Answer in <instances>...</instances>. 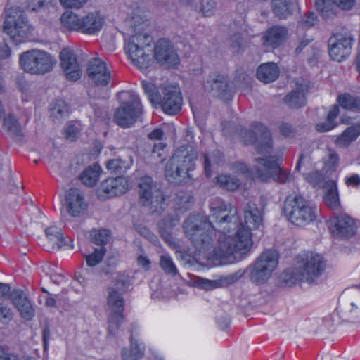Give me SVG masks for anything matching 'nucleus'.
<instances>
[{
	"mask_svg": "<svg viewBox=\"0 0 360 360\" xmlns=\"http://www.w3.org/2000/svg\"><path fill=\"white\" fill-rule=\"evenodd\" d=\"M207 217L221 232L212 255L217 259H232L238 253L245 254L252 246V233L239 224L237 208L221 198L213 199Z\"/></svg>",
	"mask_w": 360,
	"mask_h": 360,
	"instance_id": "1",
	"label": "nucleus"
},
{
	"mask_svg": "<svg viewBox=\"0 0 360 360\" xmlns=\"http://www.w3.org/2000/svg\"><path fill=\"white\" fill-rule=\"evenodd\" d=\"M252 127V129L244 131L243 141L245 145H254L257 153L262 155L254 160L250 171L253 176L262 181L270 178L280 183L289 181L292 176L280 167L274 156H270L273 143L269 130L261 123H255Z\"/></svg>",
	"mask_w": 360,
	"mask_h": 360,
	"instance_id": "2",
	"label": "nucleus"
},
{
	"mask_svg": "<svg viewBox=\"0 0 360 360\" xmlns=\"http://www.w3.org/2000/svg\"><path fill=\"white\" fill-rule=\"evenodd\" d=\"M129 24L135 33L127 41L125 49L133 64L146 70L153 64L150 35L146 32L150 25L148 13L139 6L129 13Z\"/></svg>",
	"mask_w": 360,
	"mask_h": 360,
	"instance_id": "3",
	"label": "nucleus"
},
{
	"mask_svg": "<svg viewBox=\"0 0 360 360\" xmlns=\"http://www.w3.org/2000/svg\"><path fill=\"white\" fill-rule=\"evenodd\" d=\"M184 233L188 239L200 252H206L210 258L226 263L231 259H217L212 255L213 236L215 228L210 220L200 214H191L184 223Z\"/></svg>",
	"mask_w": 360,
	"mask_h": 360,
	"instance_id": "4",
	"label": "nucleus"
},
{
	"mask_svg": "<svg viewBox=\"0 0 360 360\" xmlns=\"http://www.w3.org/2000/svg\"><path fill=\"white\" fill-rule=\"evenodd\" d=\"M325 267L326 262L322 255L307 252L297 257L296 266L285 271L282 279L289 286L300 281L312 283L322 274Z\"/></svg>",
	"mask_w": 360,
	"mask_h": 360,
	"instance_id": "5",
	"label": "nucleus"
},
{
	"mask_svg": "<svg viewBox=\"0 0 360 360\" xmlns=\"http://www.w3.org/2000/svg\"><path fill=\"white\" fill-rule=\"evenodd\" d=\"M198 157L197 150L191 145L178 148L166 165L165 176L167 180L179 184L189 179V172L195 169Z\"/></svg>",
	"mask_w": 360,
	"mask_h": 360,
	"instance_id": "6",
	"label": "nucleus"
},
{
	"mask_svg": "<svg viewBox=\"0 0 360 360\" xmlns=\"http://www.w3.org/2000/svg\"><path fill=\"white\" fill-rule=\"evenodd\" d=\"M142 86L150 101L154 105H160L165 113L175 115L181 110L182 97L176 86H165L162 96H160L154 84L144 81Z\"/></svg>",
	"mask_w": 360,
	"mask_h": 360,
	"instance_id": "7",
	"label": "nucleus"
},
{
	"mask_svg": "<svg viewBox=\"0 0 360 360\" xmlns=\"http://www.w3.org/2000/svg\"><path fill=\"white\" fill-rule=\"evenodd\" d=\"M120 106L114 113V122L120 127L129 128L142 113L140 99L132 91H122L117 94Z\"/></svg>",
	"mask_w": 360,
	"mask_h": 360,
	"instance_id": "8",
	"label": "nucleus"
},
{
	"mask_svg": "<svg viewBox=\"0 0 360 360\" xmlns=\"http://www.w3.org/2000/svg\"><path fill=\"white\" fill-rule=\"evenodd\" d=\"M283 212L292 224L304 226L314 220L316 207L301 195H290L284 202Z\"/></svg>",
	"mask_w": 360,
	"mask_h": 360,
	"instance_id": "9",
	"label": "nucleus"
},
{
	"mask_svg": "<svg viewBox=\"0 0 360 360\" xmlns=\"http://www.w3.org/2000/svg\"><path fill=\"white\" fill-rule=\"evenodd\" d=\"M60 22L69 30L94 34L103 27L104 18L96 11L88 13L82 17L72 11H65L60 17Z\"/></svg>",
	"mask_w": 360,
	"mask_h": 360,
	"instance_id": "10",
	"label": "nucleus"
},
{
	"mask_svg": "<svg viewBox=\"0 0 360 360\" xmlns=\"http://www.w3.org/2000/svg\"><path fill=\"white\" fill-rule=\"evenodd\" d=\"M32 30L24 12L19 7L13 6L6 9L4 32L14 43L18 44L25 41Z\"/></svg>",
	"mask_w": 360,
	"mask_h": 360,
	"instance_id": "11",
	"label": "nucleus"
},
{
	"mask_svg": "<svg viewBox=\"0 0 360 360\" xmlns=\"http://www.w3.org/2000/svg\"><path fill=\"white\" fill-rule=\"evenodd\" d=\"M56 63L52 56L39 49L23 52L20 54L19 59L21 68L25 72L33 75H44L50 72Z\"/></svg>",
	"mask_w": 360,
	"mask_h": 360,
	"instance_id": "12",
	"label": "nucleus"
},
{
	"mask_svg": "<svg viewBox=\"0 0 360 360\" xmlns=\"http://www.w3.org/2000/svg\"><path fill=\"white\" fill-rule=\"evenodd\" d=\"M278 253L274 250L262 252L255 261L250 274L251 281L256 284L267 281L272 276L278 264Z\"/></svg>",
	"mask_w": 360,
	"mask_h": 360,
	"instance_id": "13",
	"label": "nucleus"
},
{
	"mask_svg": "<svg viewBox=\"0 0 360 360\" xmlns=\"http://www.w3.org/2000/svg\"><path fill=\"white\" fill-rule=\"evenodd\" d=\"M338 310L345 320L360 321V291L356 288L345 290L340 297Z\"/></svg>",
	"mask_w": 360,
	"mask_h": 360,
	"instance_id": "14",
	"label": "nucleus"
},
{
	"mask_svg": "<svg viewBox=\"0 0 360 360\" xmlns=\"http://www.w3.org/2000/svg\"><path fill=\"white\" fill-rule=\"evenodd\" d=\"M354 37L350 32L337 33L328 40V53L330 58L337 62L345 60L351 54Z\"/></svg>",
	"mask_w": 360,
	"mask_h": 360,
	"instance_id": "15",
	"label": "nucleus"
},
{
	"mask_svg": "<svg viewBox=\"0 0 360 360\" xmlns=\"http://www.w3.org/2000/svg\"><path fill=\"white\" fill-rule=\"evenodd\" d=\"M141 201L144 206L154 205L157 206L162 203L164 197L162 191L153 183L150 176L142 177L139 183Z\"/></svg>",
	"mask_w": 360,
	"mask_h": 360,
	"instance_id": "16",
	"label": "nucleus"
},
{
	"mask_svg": "<svg viewBox=\"0 0 360 360\" xmlns=\"http://www.w3.org/2000/svg\"><path fill=\"white\" fill-rule=\"evenodd\" d=\"M154 56L157 62L167 67H176L179 58L172 42L166 39H159L154 47Z\"/></svg>",
	"mask_w": 360,
	"mask_h": 360,
	"instance_id": "17",
	"label": "nucleus"
},
{
	"mask_svg": "<svg viewBox=\"0 0 360 360\" xmlns=\"http://www.w3.org/2000/svg\"><path fill=\"white\" fill-rule=\"evenodd\" d=\"M330 223V231L335 237L348 238L356 233L357 226L354 220L345 213L335 215Z\"/></svg>",
	"mask_w": 360,
	"mask_h": 360,
	"instance_id": "18",
	"label": "nucleus"
},
{
	"mask_svg": "<svg viewBox=\"0 0 360 360\" xmlns=\"http://www.w3.org/2000/svg\"><path fill=\"white\" fill-rule=\"evenodd\" d=\"M60 60L61 68L67 79L75 82L80 79L82 70L72 49H63L60 53Z\"/></svg>",
	"mask_w": 360,
	"mask_h": 360,
	"instance_id": "19",
	"label": "nucleus"
},
{
	"mask_svg": "<svg viewBox=\"0 0 360 360\" xmlns=\"http://www.w3.org/2000/svg\"><path fill=\"white\" fill-rule=\"evenodd\" d=\"M87 75L98 86H105L111 79V72L100 58H94L88 62Z\"/></svg>",
	"mask_w": 360,
	"mask_h": 360,
	"instance_id": "20",
	"label": "nucleus"
},
{
	"mask_svg": "<svg viewBox=\"0 0 360 360\" xmlns=\"http://www.w3.org/2000/svg\"><path fill=\"white\" fill-rule=\"evenodd\" d=\"M65 206L71 216L77 217L86 212L88 205L78 189L70 188L65 194Z\"/></svg>",
	"mask_w": 360,
	"mask_h": 360,
	"instance_id": "21",
	"label": "nucleus"
},
{
	"mask_svg": "<svg viewBox=\"0 0 360 360\" xmlns=\"http://www.w3.org/2000/svg\"><path fill=\"white\" fill-rule=\"evenodd\" d=\"M288 36V30L285 27L274 25L263 33L262 44L275 49L281 45L287 39Z\"/></svg>",
	"mask_w": 360,
	"mask_h": 360,
	"instance_id": "22",
	"label": "nucleus"
},
{
	"mask_svg": "<svg viewBox=\"0 0 360 360\" xmlns=\"http://www.w3.org/2000/svg\"><path fill=\"white\" fill-rule=\"evenodd\" d=\"M129 188L128 181L122 177L109 178L101 184L99 191L108 197H113L125 193Z\"/></svg>",
	"mask_w": 360,
	"mask_h": 360,
	"instance_id": "23",
	"label": "nucleus"
},
{
	"mask_svg": "<svg viewBox=\"0 0 360 360\" xmlns=\"http://www.w3.org/2000/svg\"><path fill=\"white\" fill-rule=\"evenodd\" d=\"M262 223V217L261 212L254 203L249 202L244 210V224L240 220L239 224L244 229L248 230L251 233V230L257 229Z\"/></svg>",
	"mask_w": 360,
	"mask_h": 360,
	"instance_id": "24",
	"label": "nucleus"
},
{
	"mask_svg": "<svg viewBox=\"0 0 360 360\" xmlns=\"http://www.w3.org/2000/svg\"><path fill=\"white\" fill-rule=\"evenodd\" d=\"M45 233L46 239L43 243V247L46 251L58 250L65 245L62 231L58 227L56 226L48 227Z\"/></svg>",
	"mask_w": 360,
	"mask_h": 360,
	"instance_id": "25",
	"label": "nucleus"
},
{
	"mask_svg": "<svg viewBox=\"0 0 360 360\" xmlns=\"http://www.w3.org/2000/svg\"><path fill=\"white\" fill-rule=\"evenodd\" d=\"M2 131L6 135L16 141H20L23 137L22 126L15 116L11 113L4 117Z\"/></svg>",
	"mask_w": 360,
	"mask_h": 360,
	"instance_id": "26",
	"label": "nucleus"
},
{
	"mask_svg": "<svg viewBox=\"0 0 360 360\" xmlns=\"http://www.w3.org/2000/svg\"><path fill=\"white\" fill-rule=\"evenodd\" d=\"M210 84V90L213 94L224 100L230 99L231 96V90L228 84L227 78L224 75H216L207 81Z\"/></svg>",
	"mask_w": 360,
	"mask_h": 360,
	"instance_id": "27",
	"label": "nucleus"
},
{
	"mask_svg": "<svg viewBox=\"0 0 360 360\" xmlns=\"http://www.w3.org/2000/svg\"><path fill=\"white\" fill-rule=\"evenodd\" d=\"M296 88L284 98L285 103L292 108H299L306 103L305 94L308 86L306 84H296Z\"/></svg>",
	"mask_w": 360,
	"mask_h": 360,
	"instance_id": "28",
	"label": "nucleus"
},
{
	"mask_svg": "<svg viewBox=\"0 0 360 360\" xmlns=\"http://www.w3.org/2000/svg\"><path fill=\"white\" fill-rule=\"evenodd\" d=\"M280 70L274 63L269 62L260 65L257 69V78L264 84L274 82L279 76Z\"/></svg>",
	"mask_w": 360,
	"mask_h": 360,
	"instance_id": "29",
	"label": "nucleus"
},
{
	"mask_svg": "<svg viewBox=\"0 0 360 360\" xmlns=\"http://www.w3.org/2000/svg\"><path fill=\"white\" fill-rule=\"evenodd\" d=\"M145 346L139 343L134 337L133 333L130 338V349L123 348L121 352L122 360H139L144 355Z\"/></svg>",
	"mask_w": 360,
	"mask_h": 360,
	"instance_id": "30",
	"label": "nucleus"
},
{
	"mask_svg": "<svg viewBox=\"0 0 360 360\" xmlns=\"http://www.w3.org/2000/svg\"><path fill=\"white\" fill-rule=\"evenodd\" d=\"M360 135V123H356L348 128H347L340 135L335 143L340 147H347L354 141Z\"/></svg>",
	"mask_w": 360,
	"mask_h": 360,
	"instance_id": "31",
	"label": "nucleus"
},
{
	"mask_svg": "<svg viewBox=\"0 0 360 360\" xmlns=\"http://www.w3.org/2000/svg\"><path fill=\"white\" fill-rule=\"evenodd\" d=\"M337 102L338 105L345 110L352 112H360L359 96L344 93L338 96Z\"/></svg>",
	"mask_w": 360,
	"mask_h": 360,
	"instance_id": "32",
	"label": "nucleus"
},
{
	"mask_svg": "<svg viewBox=\"0 0 360 360\" xmlns=\"http://www.w3.org/2000/svg\"><path fill=\"white\" fill-rule=\"evenodd\" d=\"M108 292V306L112 310V313H122L124 300L122 294L113 288H109Z\"/></svg>",
	"mask_w": 360,
	"mask_h": 360,
	"instance_id": "33",
	"label": "nucleus"
},
{
	"mask_svg": "<svg viewBox=\"0 0 360 360\" xmlns=\"http://www.w3.org/2000/svg\"><path fill=\"white\" fill-rule=\"evenodd\" d=\"M101 172V167L98 165L89 167L81 174L80 179L87 186H94L98 181Z\"/></svg>",
	"mask_w": 360,
	"mask_h": 360,
	"instance_id": "34",
	"label": "nucleus"
},
{
	"mask_svg": "<svg viewBox=\"0 0 360 360\" xmlns=\"http://www.w3.org/2000/svg\"><path fill=\"white\" fill-rule=\"evenodd\" d=\"M216 184L223 189L236 191L240 186V181L231 174H220L216 177Z\"/></svg>",
	"mask_w": 360,
	"mask_h": 360,
	"instance_id": "35",
	"label": "nucleus"
},
{
	"mask_svg": "<svg viewBox=\"0 0 360 360\" xmlns=\"http://www.w3.org/2000/svg\"><path fill=\"white\" fill-rule=\"evenodd\" d=\"M274 13L280 18H286L291 15L292 4L289 0H271Z\"/></svg>",
	"mask_w": 360,
	"mask_h": 360,
	"instance_id": "36",
	"label": "nucleus"
},
{
	"mask_svg": "<svg viewBox=\"0 0 360 360\" xmlns=\"http://www.w3.org/2000/svg\"><path fill=\"white\" fill-rule=\"evenodd\" d=\"M51 116L54 121H60L70 113V108L63 100H56L50 109Z\"/></svg>",
	"mask_w": 360,
	"mask_h": 360,
	"instance_id": "37",
	"label": "nucleus"
},
{
	"mask_svg": "<svg viewBox=\"0 0 360 360\" xmlns=\"http://www.w3.org/2000/svg\"><path fill=\"white\" fill-rule=\"evenodd\" d=\"M324 201L332 209L338 207L340 205L337 185L334 181L330 182V188L324 195Z\"/></svg>",
	"mask_w": 360,
	"mask_h": 360,
	"instance_id": "38",
	"label": "nucleus"
},
{
	"mask_svg": "<svg viewBox=\"0 0 360 360\" xmlns=\"http://www.w3.org/2000/svg\"><path fill=\"white\" fill-rule=\"evenodd\" d=\"M224 160L223 155L219 151H215L212 155H204V167L205 172L207 176L211 175V166L214 165H219Z\"/></svg>",
	"mask_w": 360,
	"mask_h": 360,
	"instance_id": "39",
	"label": "nucleus"
},
{
	"mask_svg": "<svg viewBox=\"0 0 360 360\" xmlns=\"http://www.w3.org/2000/svg\"><path fill=\"white\" fill-rule=\"evenodd\" d=\"M217 6L216 0H200L198 11L204 17H211L216 12Z\"/></svg>",
	"mask_w": 360,
	"mask_h": 360,
	"instance_id": "40",
	"label": "nucleus"
},
{
	"mask_svg": "<svg viewBox=\"0 0 360 360\" xmlns=\"http://www.w3.org/2000/svg\"><path fill=\"white\" fill-rule=\"evenodd\" d=\"M81 130L82 126L79 122H70L64 128V134L66 139L74 141L79 137Z\"/></svg>",
	"mask_w": 360,
	"mask_h": 360,
	"instance_id": "41",
	"label": "nucleus"
},
{
	"mask_svg": "<svg viewBox=\"0 0 360 360\" xmlns=\"http://www.w3.org/2000/svg\"><path fill=\"white\" fill-rule=\"evenodd\" d=\"M90 236L92 242L99 247H105L110 237L109 231L105 229L93 230Z\"/></svg>",
	"mask_w": 360,
	"mask_h": 360,
	"instance_id": "42",
	"label": "nucleus"
},
{
	"mask_svg": "<svg viewBox=\"0 0 360 360\" xmlns=\"http://www.w3.org/2000/svg\"><path fill=\"white\" fill-rule=\"evenodd\" d=\"M339 155L333 149L328 148L326 157L324 160V167L327 171L334 172L339 164Z\"/></svg>",
	"mask_w": 360,
	"mask_h": 360,
	"instance_id": "43",
	"label": "nucleus"
},
{
	"mask_svg": "<svg viewBox=\"0 0 360 360\" xmlns=\"http://www.w3.org/2000/svg\"><path fill=\"white\" fill-rule=\"evenodd\" d=\"M106 249L105 247H99L95 248L94 252L85 255V259L89 266L93 267L101 262L105 254Z\"/></svg>",
	"mask_w": 360,
	"mask_h": 360,
	"instance_id": "44",
	"label": "nucleus"
},
{
	"mask_svg": "<svg viewBox=\"0 0 360 360\" xmlns=\"http://www.w3.org/2000/svg\"><path fill=\"white\" fill-rule=\"evenodd\" d=\"M160 265L162 270L167 274L174 276L178 273V270L173 260L168 255H162L160 256Z\"/></svg>",
	"mask_w": 360,
	"mask_h": 360,
	"instance_id": "45",
	"label": "nucleus"
},
{
	"mask_svg": "<svg viewBox=\"0 0 360 360\" xmlns=\"http://www.w3.org/2000/svg\"><path fill=\"white\" fill-rule=\"evenodd\" d=\"M115 286L120 290H125L129 286V276L125 272H118L114 278Z\"/></svg>",
	"mask_w": 360,
	"mask_h": 360,
	"instance_id": "46",
	"label": "nucleus"
},
{
	"mask_svg": "<svg viewBox=\"0 0 360 360\" xmlns=\"http://www.w3.org/2000/svg\"><path fill=\"white\" fill-rule=\"evenodd\" d=\"M122 320V313H111L109 317L108 332L110 334L114 335L117 332Z\"/></svg>",
	"mask_w": 360,
	"mask_h": 360,
	"instance_id": "47",
	"label": "nucleus"
},
{
	"mask_svg": "<svg viewBox=\"0 0 360 360\" xmlns=\"http://www.w3.org/2000/svg\"><path fill=\"white\" fill-rule=\"evenodd\" d=\"M16 308L19 311L20 316L25 320L30 321L34 316V309L30 300L18 306Z\"/></svg>",
	"mask_w": 360,
	"mask_h": 360,
	"instance_id": "48",
	"label": "nucleus"
},
{
	"mask_svg": "<svg viewBox=\"0 0 360 360\" xmlns=\"http://www.w3.org/2000/svg\"><path fill=\"white\" fill-rule=\"evenodd\" d=\"M9 297L15 307L29 300L25 292L20 289L13 290L11 292Z\"/></svg>",
	"mask_w": 360,
	"mask_h": 360,
	"instance_id": "49",
	"label": "nucleus"
},
{
	"mask_svg": "<svg viewBox=\"0 0 360 360\" xmlns=\"http://www.w3.org/2000/svg\"><path fill=\"white\" fill-rule=\"evenodd\" d=\"M305 179L314 186L321 187L323 186L324 176L318 172H312L305 175Z\"/></svg>",
	"mask_w": 360,
	"mask_h": 360,
	"instance_id": "50",
	"label": "nucleus"
},
{
	"mask_svg": "<svg viewBox=\"0 0 360 360\" xmlns=\"http://www.w3.org/2000/svg\"><path fill=\"white\" fill-rule=\"evenodd\" d=\"M13 318L12 309L5 303H0V322L6 324Z\"/></svg>",
	"mask_w": 360,
	"mask_h": 360,
	"instance_id": "51",
	"label": "nucleus"
},
{
	"mask_svg": "<svg viewBox=\"0 0 360 360\" xmlns=\"http://www.w3.org/2000/svg\"><path fill=\"white\" fill-rule=\"evenodd\" d=\"M318 21L316 15L314 12L308 11L302 17L300 23L304 27L309 28L316 25Z\"/></svg>",
	"mask_w": 360,
	"mask_h": 360,
	"instance_id": "52",
	"label": "nucleus"
},
{
	"mask_svg": "<svg viewBox=\"0 0 360 360\" xmlns=\"http://www.w3.org/2000/svg\"><path fill=\"white\" fill-rule=\"evenodd\" d=\"M124 163L120 159L109 160L106 164L107 169L111 172L121 174L124 172Z\"/></svg>",
	"mask_w": 360,
	"mask_h": 360,
	"instance_id": "53",
	"label": "nucleus"
},
{
	"mask_svg": "<svg viewBox=\"0 0 360 360\" xmlns=\"http://www.w3.org/2000/svg\"><path fill=\"white\" fill-rule=\"evenodd\" d=\"M326 4V2L324 1H322L321 2L318 1L316 2V6L317 9L320 11L321 16L328 20L332 18L335 14L332 9L326 7L325 5Z\"/></svg>",
	"mask_w": 360,
	"mask_h": 360,
	"instance_id": "54",
	"label": "nucleus"
},
{
	"mask_svg": "<svg viewBox=\"0 0 360 360\" xmlns=\"http://www.w3.org/2000/svg\"><path fill=\"white\" fill-rule=\"evenodd\" d=\"M10 63L8 61L2 62L0 60V94L5 91L4 77L8 73Z\"/></svg>",
	"mask_w": 360,
	"mask_h": 360,
	"instance_id": "55",
	"label": "nucleus"
},
{
	"mask_svg": "<svg viewBox=\"0 0 360 360\" xmlns=\"http://www.w3.org/2000/svg\"><path fill=\"white\" fill-rule=\"evenodd\" d=\"M87 1L88 0H59L63 7L75 9L82 8Z\"/></svg>",
	"mask_w": 360,
	"mask_h": 360,
	"instance_id": "56",
	"label": "nucleus"
},
{
	"mask_svg": "<svg viewBox=\"0 0 360 360\" xmlns=\"http://www.w3.org/2000/svg\"><path fill=\"white\" fill-rule=\"evenodd\" d=\"M191 199L192 198L190 195H184L179 193L176 195V202L179 205V209L186 210Z\"/></svg>",
	"mask_w": 360,
	"mask_h": 360,
	"instance_id": "57",
	"label": "nucleus"
},
{
	"mask_svg": "<svg viewBox=\"0 0 360 360\" xmlns=\"http://www.w3.org/2000/svg\"><path fill=\"white\" fill-rule=\"evenodd\" d=\"M202 288L207 290H213L221 286V282L217 280L203 279L201 282Z\"/></svg>",
	"mask_w": 360,
	"mask_h": 360,
	"instance_id": "58",
	"label": "nucleus"
},
{
	"mask_svg": "<svg viewBox=\"0 0 360 360\" xmlns=\"http://www.w3.org/2000/svg\"><path fill=\"white\" fill-rule=\"evenodd\" d=\"M336 126V122H332L326 119V120L322 123L317 124L316 129L319 132H326L333 129Z\"/></svg>",
	"mask_w": 360,
	"mask_h": 360,
	"instance_id": "59",
	"label": "nucleus"
},
{
	"mask_svg": "<svg viewBox=\"0 0 360 360\" xmlns=\"http://www.w3.org/2000/svg\"><path fill=\"white\" fill-rule=\"evenodd\" d=\"M334 3L342 10H350L356 4V0H333Z\"/></svg>",
	"mask_w": 360,
	"mask_h": 360,
	"instance_id": "60",
	"label": "nucleus"
},
{
	"mask_svg": "<svg viewBox=\"0 0 360 360\" xmlns=\"http://www.w3.org/2000/svg\"><path fill=\"white\" fill-rule=\"evenodd\" d=\"M243 43V37L241 33H237L231 35L230 37V45L234 49L239 48Z\"/></svg>",
	"mask_w": 360,
	"mask_h": 360,
	"instance_id": "61",
	"label": "nucleus"
},
{
	"mask_svg": "<svg viewBox=\"0 0 360 360\" xmlns=\"http://www.w3.org/2000/svg\"><path fill=\"white\" fill-rule=\"evenodd\" d=\"M232 169L238 174H246L249 172L248 166L243 162H236L232 166Z\"/></svg>",
	"mask_w": 360,
	"mask_h": 360,
	"instance_id": "62",
	"label": "nucleus"
},
{
	"mask_svg": "<svg viewBox=\"0 0 360 360\" xmlns=\"http://www.w3.org/2000/svg\"><path fill=\"white\" fill-rule=\"evenodd\" d=\"M340 114V109L338 105H333L330 110H329L328 115H327V120L329 121H331L332 122H336L335 119Z\"/></svg>",
	"mask_w": 360,
	"mask_h": 360,
	"instance_id": "63",
	"label": "nucleus"
},
{
	"mask_svg": "<svg viewBox=\"0 0 360 360\" xmlns=\"http://www.w3.org/2000/svg\"><path fill=\"white\" fill-rule=\"evenodd\" d=\"M345 184L348 186H358L360 185V176L358 174H353L346 178Z\"/></svg>",
	"mask_w": 360,
	"mask_h": 360,
	"instance_id": "64",
	"label": "nucleus"
}]
</instances>
